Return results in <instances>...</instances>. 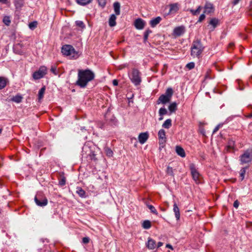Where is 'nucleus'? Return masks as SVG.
Here are the masks:
<instances>
[{
	"label": "nucleus",
	"mask_w": 252,
	"mask_h": 252,
	"mask_svg": "<svg viewBox=\"0 0 252 252\" xmlns=\"http://www.w3.org/2000/svg\"><path fill=\"white\" fill-rule=\"evenodd\" d=\"M185 32V27L183 26L176 27L173 31L174 34L179 36L183 34Z\"/></svg>",
	"instance_id": "11"
},
{
	"label": "nucleus",
	"mask_w": 252,
	"mask_h": 252,
	"mask_svg": "<svg viewBox=\"0 0 252 252\" xmlns=\"http://www.w3.org/2000/svg\"><path fill=\"white\" fill-rule=\"evenodd\" d=\"M234 145V142L233 141H230L229 142V145H228V146L230 148H233Z\"/></svg>",
	"instance_id": "53"
},
{
	"label": "nucleus",
	"mask_w": 252,
	"mask_h": 252,
	"mask_svg": "<svg viewBox=\"0 0 252 252\" xmlns=\"http://www.w3.org/2000/svg\"><path fill=\"white\" fill-rule=\"evenodd\" d=\"M218 23L219 20L216 18L212 19L209 22V24L213 27L214 29L217 27V26L218 25Z\"/></svg>",
	"instance_id": "32"
},
{
	"label": "nucleus",
	"mask_w": 252,
	"mask_h": 252,
	"mask_svg": "<svg viewBox=\"0 0 252 252\" xmlns=\"http://www.w3.org/2000/svg\"><path fill=\"white\" fill-rule=\"evenodd\" d=\"M170 100V99L162 94L159 97L157 102L158 104L160 103L165 104L169 102Z\"/></svg>",
	"instance_id": "12"
},
{
	"label": "nucleus",
	"mask_w": 252,
	"mask_h": 252,
	"mask_svg": "<svg viewBox=\"0 0 252 252\" xmlns=\"http://www.w3.org/2000/svg\"><path fill=\"white\" fill-rule=\"evenodd\" d=\"M163 94L171 99L173 94V91L171 88H168Z\"/></svg>",
	"instance_id": "25"
},
{
	"label": "nucleus",
	"mask_w": 252,
	"mask_h": 252,
	"mask_svg": "<svg viewBox=\"0 0 252 252\" xmlns=\"http://www.w3.org/2000/svg\"><path fill=\"white\" fill-rule=\"evenodd\" d=\"M205 13L202 14L199 16V19L198 20V22H202L205 18V15L204 14Z\"/></svg>",
	"instance_id": "47"
},
{
	"label": "nucleus",
	"mask_w": 252,
	"mask_h": 252,
	"mask_svg": "<svg viewBox=\"0 0 252 252\" xmlns=\"http://www.w3.org/2000/svg\"><path fill=\"white\" fill-rule=\"evenodd\" d=\"M202 8V7L201 6H199L196 10H193V9H189L188 10L189 11H190V13L192 15H198L200 13Z\"/></svg>",
	"instance_id": "28"
},
{
	"label": "nucleus",
	"mask_w": 252,
	"mask_h": 252,
	"mask_svg": "<svg viewBox=\"0 0 252 252\" xmlns=\"http://www.w3.org/2000/svg\"><path fill=\"white\" fill-rule=\"evenodd\" d=\"M94 78V73L91 70L87 69L85 70H78V79L76 85L80 88H85L88 83L93 80Z\"/></svg>",
	"instance_id": "1"
},
{
	"label": "nucleus",
	"mask_w": 252,
	"mask_h": 252,
	"mask_svg": "<svg viewBox=\"0 0 252 252\" xmlns=\"http://www.w3.org/2000/svg\"><path fill=\"white\" fill-rule=\"evenodd\" d=\"M162 18L160 16L151 19L150 21V25L153 28L155 27L161 21Z\"/></svg>",
	"instance_id": "15"
},
{
	"label": "nucleus",
	"mask_w": 252,
	"mask_h": 252,
	"mask_svg": "<svg viewBox=\"0 0 252 252\" xmlns=\"http://www.w3.org/2000/svg\"><path fill=\"white\" fill-rule=\"evenodd\" d=\"M145 22L141 18L137 19L134 22V26L138 30H142L145 25Z\"/></svg>",
	"instance_id": "10"
},
{
	"label": "nucleus",
	"mask_w": 252,
	"mask_h": 252,
	"mask_svg": "<svg viewBox=\"0 0 252 252\" xmlns=\"http://www.w3.org/2000/svg\"><path fill=\"white\" fill-rule=\"evenodd\" d=\"M167 113V110L164 107L160 108L158 111V113L160 116H163V115H166Z\"/></svg>",
	"instance_id": "36"
},
{
	"label": "nucleus",
	"mask_w": 252,
	"mask_h": 252,
	"mask_svg": "<svg viewBox=\"0 0 252 252\" xmlns=\"http://www.w3.org/2000/svg\"><path fill=\"white\" fill-rule=\"evenodd\" d=\"M240 0H233L232 1V4L233 6L236 5L237 4Z\"/></svg>",
	"instance_id": "52"
},
{
	"label": "nucleus",
	"mask_w": 252,
	"mask_h": 252,
	"mask_svg": "<svg viewBox=\"0 0 252 252\" xmlns=\"http://www.w3.org/2000/svg\"><path fill=\"white\" fill-rule=\"evenodd\" d=\"M247 167H243L240 171V175L241 177V180L242 181L244 179L245 174L246 173Z\"/></svg>",
	"instance_id": "33"
},
{
	"label": "nucleus",
	"mask_w": 252,
	"mask_h": 252,
	"mask_svg": "<svg viewBox=\"0 0 252 252\" xmlns=\"http://www.w3.org/2000/svg\"><path fill=\"white\" fill-rule=\"evenodd\" d=\"M147 207L150 210L151 213L158 215V213L155 208L152 205L147 204Z\"/></svg>",
	"instance_id": "35"
},
{
	"label": "nucleus",
	"mask_w": 252,
	"mask_h": 252,
	"mask_svg": "<svg viewBox=\"0 0 252 252\" xmlns=\"http://www.w3.org/2000/svg\"><path fill=\"white\" fill-rule=\"evenodd\" d=\"M129 77L131 81L136 86L140 85L141 82V78L139 71L133 68L131 72L129 74Z\"/></svg>",
	"instance_id": "4"
},
{
	"label": "nucleus",
	"mask_w": 252,
	"mask_h": 252,
	"mask_svg": "<svg viewBox=\"0 0 252 252\" xmlns=\"http://www.w3.org/2000/svg\"><path fill=\"white\" fill-rule=\"evenodd\" d=\"M163 245V243L161 242H159L158 243V247L159 248L161 246H162Z\"/></svg>",
	"instance_id": "55"
},
{
	"label": "nucleus",
	"mask_w": 252,
	"mask_h": 252,
	"mask_svg": "<svg viewBox=\"0 0 252 252\" xmlns=\"http://www.w3.org/2000/svg\"><path fill=\"white\" fill-rule=\"evenodd\" d=\"M168 109L170 111V114L175 112L177 109V104L176 102L171 103L168 106Z\"/></svg>",
	"instance_id": "24"
},
{
	"label": "nucleus",
	"mask_w": 252,
	"mask_h": 252,
	"mask_svg": "<svg viewBox=\"0 0 252 252\" xmlns=\"http://www.w3.org/2000/svg\"><path fill=\"white\" fill-rule=\"evenodd\" d=\"M252 160V153L247 151L240 158L241 163L243 164L250 162Z\"/></svg>",
	"instance_id": "8"
},
{
	"label": "nucleus",
	"mask_w": 252,
	"mask_h": 252,
	"mask_svg": "<svg viewBox=\"0 0 252 252\" xmlns=\"http://www.w3.org/2000/svg\"><path fill=\"white\" fill-rule=\"evenodd\" d=\"M76 26L82 29L85 28L84 23L82 21H76L75 22Z\"/></svg>",
	"instance_id": "39"
},
{
	"label": "nucleus",
	"mask_w": 252,
	"mask_h": 252,
	"mask_svg": "<svg viewBox=\"0 0 252 252\" xmlns=\"http://www.w3.org/2000/svg\"><path fill=\"white\" fill-rule=\"evenodd\" d=\"M51 71L55 75H58V72L57 70V67L55 65H52L50 69Z\"/></svg>",
	"instance_id": "43"
},
{
	"label": "nucleus",
	"mask_w": 252,
	"mask_h": 252,
	"mask_svg": "<svg viewBox=\"0 0 252 252\" xmlns=\"http://www.w3.org/2000/svg\"><path fill=\"white\" fill-rule=\"evenodd\" d=\"M211 70L210 69H208L206 73L205 74V79H211V77L209 76V73L210 72Z\"/></svg>",
	"instance_id": "50"
},
{
	"label": "nucleus",
	"mask_w": 252,
	"mask_h": 252,
	"mask_svg": "<svg viewBox=\"0 0 252 252\" xmlns=\"http://www.w3.org/2000/svg\"><path fill=\"white\" fill-rule=\"evenodd\" d=\"M2 130V128H0V134L1 133Z\"/></svg>",
	"instance_id": "61"
},
{
	"label": "nucleus",
	"mask_w": 252,
	"mask_h": 252,
	"mask_svg": "<svg viewBox=\"0 0 252 252\" xmlns=\"http://www.w3.org/2000/svg\"><path fill=\"white\" fill-rule=\"evenodd\" d=\"M92 1L93 0H76L77 3L82 6L86 5L92 2Z\"/></svg>",
	"instance_id": "27"
},
{
	"label": "nucleus",
	"mask_w": 252,
	"mask_h": 252,
	"mask_svg": "<svg viewBox=\"0 0 252 252\" xmlns=\"http://www.w3.org/2000/svg\"><path fill=\"white\" fill-rule=\"evenodd\" d=\"M11 99L16 103H20L22 100V97L21 95L18 94L13 96Z\"/></svg>",
	"instance_id": "30"
},
{
	"label": "nucleus",
	"mask_w": 252,
	"mask_h": 252,
	"mask_svg": "<svg viewBox=\"0 0 252 252\" xmlns=\"http://www.w3.org/2000/svg\"><path fill=\"white\" fill-rule=\"evenodd\" d=\"M172 126V120L170 119H167L162 124V126L165 128L168 129Z\"/></svg>",
	"instance_id": "26"
},
{
	"label": "nucleus",
	"mask_w": 252,
	"mask_h": 252,
	"mask_svg": "<svg viewBox=\"0 0 252 252\" xmlns=\"http://www.w3.org/2000/svg\"><path fill=\"white\" fill-rule=\"evenodd\" d=\"M142 227L144 229H149L151 227V223L150 221L148 220H144L142 223Z\"/></svg>",
	"instance_id": "31"
},
{
	"label": "nucleus",
	"mask_w": 252,
	"mask_h": 252,
	"mask_svg": "<svg viewBox=\"0 0 252 252\" xmlns=\"http://www.w3.org/2000/svg\"><path fill=\"white\" fill-rule=\"evenodd\" d=\"M166 173L171 176H173V171L172 167L168 166L167 167Z\"/></svg>",
	"instance_id": "45"
},
{
	"label": "nucleus",
	"mask_w": 252,
	"mask_h": 252,
	"mask_svg": "<svg viewBox=\"0 0 252 252\" xmlns=\"http://www.w3.org/2000/svg\"><path fill=\"white\" fill-rule=\"evenodd\" d=\"M173 211L175 213V217L177 220H179L180 218V211L176 203H175L173 205Z\"/></svg>",
	"instance_id": "21"
},
{
	"label": "nucleus",
	"mask_w": 252,
	"mask_h": 252,
	"mask_svg": "<svg viewBox=\"0 0 252 252\" xmlns=\"http://www.w3.org/2000/svg\"><path fill=\"white\" fill-rule=\"evenodd\" d=\"M34 201L37 205L40 207L46 206L48 203L47 198L41 192H38L35 196Z\"/></svg>",
	"instance_id": "5"
},
{
	"label": "nucleus",
	"mask_w": 252,
	"mask_h": 252,
	"mask_svg": "<svg viewBox=\"0 0 252 252\" xmlns=\"http://www.w3.org/2000/svg\"><path fill=\"white\" fill-rule=\"evenodd\" d=\"M151 32H152V31L149 30V29L147 30L144 32V41L145 42L147 40V39L148 38L149 35Z\"/></svg>",
	"instance_id": "37"
},
{
	"label": "nucleus",
	"mask_w": 252,
	"mask_h": 252,
	"mask_svg": "<svg viewBox=\"0 0 252 252\" xmlns=\"http://www.w3.org/2000/svg\"><path fill=\"white\" fill-rule=\"evenodd\" d=\"M158 136L159 145H164L166 141L165 130L163 129H160L158 132Z\"/></svg>",
	"instance_id": "9"
},
{
	"label": "nucleus",
	"mask_w": 252,
	"mask_h": 252,
	"mask_svg": "<svg viewBox=\"0 0 252 252\" xmlns=\"http://www.w3.org/2000/svg\"><path fill=\"white\" fill-rule=\"evenodd\" d=\"M105 154L107 157H112L113 155V153L111 149L108 147H106L104 149Z\"/></svg>",
	"instance_id": "34"
},
{
	"label": "nucleus",
	"mask_w": 252,
	"mask_h": 252,
	"mask_svg": "<svg viewBox=\"0 0 252 252\" xmlns=\"http://www.w3.org/2000/svg\"><path fill=\"white\" fill-rule=\"evenodd\" d=\"M37 22L34 21L32 23H30L29 25V27L30 29H31V30H33L37 27Z\"/></svg>",
	"instance_id": "41"
},
{
	"label": "nucleus",
	"mask_w": 252,
	"mask_h": 252,
	"mask_svg": "<svg viewBox=\"0 0 252 252\" xmlns=\"http://www.w3.org/2000/svg\"><path fill=\"white\" fill-rule=\"evenodd\" d=\"M45 86H43L42 88H41L39 90V91L38 92V98L39 100L42 99V98L43 97V96H44V94L45 93Z\"/></svg>",
	"instance_id": "29"
},
{
	"label": "nucleus",
	"mask_w": 252,
	"mask_h": 252,
	"mask_svg": "<svg viewBox=\"0 0 252 252\" xmlns=\"http://www.w3.org/2000/svg\"><path fill=\"white\" fill-rule=\"evenodd\" d=\"M62 53L70 59H77L79 57L78 53L70 45H64L62 48Z\"/></svg>",
	"instance_id": "3"
},
{
	"label": "nucleus",
	"mask_w": 252,
	"mask_h": 252,
	"mask_svg": "<svg viewBox=\"0 0 252 252\" xmlns=\"http://www.w3.org/2000/svg\"><path fill=\"white\" fill-rule=\"evenodd\" d=\"M239 205V202L238 200H235L233 203V206L235 208H237Z\"/></svg>",
	"instance_id": "51"
},
{
	"label": "nucleus",
	"mask_w": 252,
	"mask_h": 252,
	"mask_svg": "<svg viewBox=\"0 0 252 252\" xmlns=\"http://www.w3.org/2000/svg\"><path fill=\"white\" fill-rule=\"evenodd\" d=\"M7 0H0V2L2 3H6Z\"/></svg>",
	"instance_id": "57"
},
{
	"label": "nucleus",
	"mask_w": 252,
	"mask_h": 252,
	"mask_svg": "<svg viewBox=\"0 0 252 252\" xmlns=\"http://www.w3.org/2000/svg\"><path fill=\"white\" fill-rule=\"evenodd\" d=\"M3 22L7 26H9L11 23L10 17L9 16H4L3 19Z\"/></svg>",
	"instance_id": "38"
},
{
	"label": "nucleus",
	"mask_w": 252,
	"mask_h": 252,
	"mask_svg": "<svg viewBox=\"0 0 252 252\" xmlns=\"http://www.w3.org/2000/svg\"><path fill=\"white\" fill-rule=\"evenodd\" d=\"M15 4L16 8L21 7L23 5V1L22 0H16Z\"/></svg>",
	"instance_id": "40"
},
{
	"label": "nucleus",
	"mask_w": 252,
	"mask_h": 252,
	"mask_svg": "<svg viewBox=\"0 0 252 252\" xmlns=\"http://www.w3.org/2000/svg\"><path fill=\"white\" fill-rule=\"evenodd\" d=\"M149 137L148 132L141 133L138 136L139 142L143 144L147 140Z\"/></svg>",
	"instance_id": "13"
},
{
	"label": "nucleus",
	"mask_w": 252,
	"mask_h": 252,
	"mask_svg": "<svg viewBox=\"0 0 252 252\" xmlns=\"http://www.w3.org/2000/svg\"><path fill=\"white\" fill-rule=\"evenodd\" d=\"M176 152L177 154L182 158H184L186 156L185 152L184 150L180 146H177L176 147Z\"/></svg>",
	"instance_id": "20"
},
{
	"label": "nucleus",
	"mask_w": 252,
	"mask_h": 252,
	"mask_svg": "<svg viewBox=\"0 0 252 252\" xmlns=\"http://www.w3.org/2000/svg\"><path fill=\"white\" fill-rule=\"evenodd\" d=\"M159 121H161L163 120V116H160V117L158 119Z\"/></svg>",
	"instance_id": "59"
},
{
	"label": "nucleus",
	"mask_w": 252,
	"mask_h": 252,
	"mask_svg": "<svg viewBox=\"0 0 252 252\" xmlns=\"http://www.w3.org/2000/svg\"><path fill=\"white\" fill-rule=\"evenodd\" d=\"M194 66H195V64L193 62H190V63H188L187 65H186V67L189 69H193L194 67Z\"/></svg>",
	"instance_id": "46"
},
{
	"label": "nucleus",
	"mask_w": 252,
	"mask_h": 252,
	"mask_svg": "<svg viewBox=\"0 0 252 252\" xmlns=\"http://www.w3.org/2000/svg\"><path fill=\"white\" fill-rule=\"evenodd\" d=\"M116 16L115 14L111 15L109 19V25L111 27H114L116 25Z\"/></svg>",
	"instance_id": "19"
},
{
	"label": "nucleus",
	"mask_w": 252,
	"mask_h": 252,
	"mask_svg": "<svg viewBox=\"0 0 252 252\" xmlns=\"http://www.w3.org/2000/svg\"><path fill=\"white\" fill-rule=\"evenodd\" d=\"M40 242L43 243L44 242V240H43V239H41V240H40Z\"/></svg>",
	"instance_id": "60"
},
{
	"label": "nucleus",
	"mask_w": 252,
	"mask_h": 252,
	"mask_svg": "<svg viewBox=\"0 0 252 252\" xmlns=\"http://www.w3.org/2000/svg\"><path fill=\"white\" fill-rule=\"evenodd\" d=\"M113 84L114 85V86H117L118 85V82L117 80H114L113 81Z\"/></svg>",
	"instance_id": "54"
},
{
	"label": "nucleus",
	"mask_w": 252,
	"mask_h": 252,
	"mask_svg": "<svg viewBox=\"0 0 252 252\" xmlns=\"http://www.w3.org/2000/svg\"><path fill=\"white\" fill-rule=\"evenodd\" d=\"M66 183V179L65 178L63 177L62 178H61L59 182V185L61 186H63L65 185Z\"/></svg>",
	"instance_id": "42"
},
{
	"label": "nucleus",
	"mask_w": 252,
	"mask_h": 252,
	"mask_svg": "<svg viewBox=\"0 0 252 252\" xmlns=\"http://www.w3.org/2000/svg\"><path fill=\"white\" fill-rule=\"evenodd\" d=\"M204 49V47L200 40L194 41L191 45V55L193 57L199 58Z\"/></svg>",
	"instance_id": "2"
},
{
	"label": "nucleus",
	"mask_w": 252,
	"mask_h": 252,
	"mask_svg": "<svg viewBox=\"0 0 252 252\" xmlns=\"http://www.w3.org/2000/svg\"><path fill=\"white\" fill-rule=\"evenodd\" d=\"M97 1L99 5L101 6L102 7H104L106 5V0H97Z\"/></svg>",
	"instance_id": "44"
},
{
	"label": "nucleus",
	"mask_w": 252,
	"mask_h": 252,
	"mask_svg": "<svg viewBox=\"0 0 252 252\" xmlns=\"http://www.w3.org/2000/svg\"><path fill=\"white\" fill-rule=\"evenodd\" d=\"M114 10L116 15L120 14V4L119 2H115L113 4Z\"/></svg>",
	"instance_id": "22"
},
{
	"label": "nucleus",
	"mask_w": 252,
	"mask_h": 252,
	"mask_svg": "<svg viewBox=\"0 0 252 252\" xmlns=\"http://www.w3.org/2000/svg\"><path fill=\"white\" fill-rule=\"evenodd\" d=\"M189 169L193 180L196 183L199 184L200 182L201 175L196 168L195 165L193 163L190 164Z\"/></svg>",
	"instance_id": "6"
},
{
	"label": "nucleus",
	"mask_w": 252,
	"mask_h": 252,
	"mask_svg": "<svg viewBox=\"0 0 252 252\" xmlns=\"http://www.w3.org/2000/svg\"><path fill=\"white\" fill-rule=\"evenodd\" d=\"M147 247L150 250H153L156 248V241L151 238H149L146 244Z\"/></svg>",
	"instance_id": "17"
},
{
	"label": "nucleus",
	"mask_w": 252,
	"mask_h": 252,
	"mask_svg": "<svg viewBox=\"0 0 252 252\" xmlns=\"http://www.w3.org/2000/svg\"><path fill=\"white\" fill-rule=\"evenodd\" d=\"M252 112L249 114L248 116V118H252Z\"/></svg>",
	"instance_id": "58"
},
{
	"label": "nucleus",
	"mask_w": 252,
	"mask_h": 252,
	"mask_svg": "<svg viewBox=\"0 0 252 252\" xmlns=\"http://www.w3.org/2000/svg\"><path fill=\"white\" fill-rule=\"evenodd\" d=\"M214 11V7L212 3L209 2H206L204 6V13H210Z\"/></svg>",
	"instance_id": "14"
},
{
	"label": "nucleus",
	"mask_w": 252,
	"mask_h": 252,
	"mask_svg": "<svg viewBox=\"0 0 252 252\" xmlns=\"http://www.w3.org/2000/svg\"><path fill=\"white\" fill-rule=\"evenodd\" d=\"M169 7V13L170 14L176 13L179 9V4L177 3L170 4Z\"/></svg>",
	"instance_id": "16"
},
{
	"label": "nucleus",
	"mask_w": 252,
	"mask_h": 252,
	"mask_svg": "<svg viewBox=\"0 0 252 252\" xmlns=\"http://www.w3.org/2000/svg\"><path fill=\"white\" fill-rule=\"evenodd\" d=\"M8 83V80L7 78L4 77H0V90H1L5 87Z\"/></svg>",
	"instance_id": "18"
},
{
	"label": "nucleus",
	"mask_w": 252,
	"mask_h": 252,
	"mask_svg": "<svg viewBox=\"0 0 252 252\" xmlns=\"http://www.w3.org/2000/svg\"><path fill=\"white\" fill-rule=\"evenodd\" d=\"M76 193L82 198L86 197V192L80 187H77L76 189Z\"/></svg>",
	"instance_id": "23"
},
{
	"label": "nucleus",
	"mask_w": 252,
	"mask_h": 252,
	"mask_svg": "<svg viewBox=\"0 0 252 252\" xmlns=\"http://www.w3.org/2000/svg\"><path fill=\"white\" fill-rule=\"evenodd\" d=\"M90 241V238L88 237H84L82 239V242L84 244H88Z\"/></svg>",
	"instance_id": "48"
},
{
	"label": "nucleus",
	"mask_w": 252,
	"mask_h": 252,
	"mask_svg": "<svg viewBox=\"0 0 252 252\" xmlns=\"http://www.w3.org/2000/svg\"><path fill=\"white\" fill-rule=\"evenodd\" d=\"M222 126V124H219L217 125L213 130V133H216L219 129V128Z\"/></svg>",
	"instance_id": "49"
},
{
	"label": "nucleus",
	"mask_w": 252,
	"mask_h": 252,
	"mask_svg": "<svg viewBox=\"0 0 252 252\" xmlns=\"http://www.w3.org/2000/svg\"><path fill=\"white\" fill-rule=\"evenodd\" d=\"M47 69L45 66H41L39 69L32 74L34 80H38L43 78L47 74Z\"/></svg>",
	"instance_id": "7"
},
{
	"label": "nucleus",
	"mask_w": 252,
	"mask_h": 252,
	"mask_svg": "<svg viewBox=\"0 0 252 252\" xmlns=\"http://www.w3.org/2000/svg\"><path fill=\"white\" fill-rule=\"evenodd\" d=\"M166 247L167 248H169V249H172V246H171V245H170V244H167V245H166Z\"/></svg>",
	"instance_id": "56"
}]
</instances>
